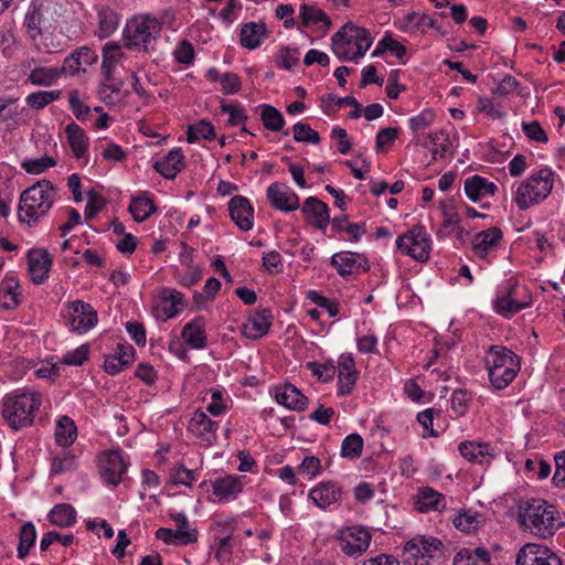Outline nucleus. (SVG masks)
I'll list each match as a JSON object with an SVG mask.
<instances>
[{
    "label": "nucleus",
    "instance_id": "54",
    "mask_svg": "<svg viewBox=\"0 0 565 565\" xmlns=\"http://www.w3.org/2000/svg\"><path fill=\"white\" fill-rule=\"evenodd\" d=\"M524 135L532 141L546 143L548 141L547 134L536 120L531 122H522Z\"/></svg>",
    "mask_w": 565,
    "mask_h": 565
},
{
    "label": "nucleus",
    "instance_id": "42",
    "mask_svg": "<svg viewBox=\"0 0 565 565\" xmlns=\"http://www.w3.org/2000/svg\"><path fill=\"white\" fill-rule=\"evenodd\" d=\"M529 305L530 303L526 301H519L515 298H510V296H503L501 294L494 300L495 311L504 317H511L522 309L527 308Z\"/></svg>",
    "mask_w": 565,
    "mask_h": 565
},
{
    "label": "nucleus",
    "instance_id": "21",
    "mask_svg": "<svg viewBox=\"0 0 565 565\" xmlns=\"http://www.w3.org/2000/svg\"><path fill=\"white\" fill-rule=\"evenodd\" d=\"M446 508V498L430 487H424L419 490L415 509L419 513L428 511H443Z\"/></svg>",
    "mask_w": 565,
    "mask_h": 565
},
{
    "label": "nucleus",
    "instance_id": "4",
    "mask_svg": "<svg viewBox=\"0 0 565 565\" xmlns=\"http://www.w3.org/2000/svg\"><path fill=\"white\" fill-rule=\"evenodd\" d=\"M553 171L545 168L532 174L527 181L521 183L515 195L519 209L526 210L530 205L547 198L553 189Z\"/></svg>",
    "mask_w": 565,
    "mask_h": 565
},
{
    "label": "nucleus",
    "instance_id": "50",
    "mask_svg": "<svg viewBox=\"0 0 565 565\" xmlns=\"http://www.w3.org/2000/svg\"><path fill=\"white\" fill-rule=\"evenodd\" d=\"M354 38L356 51L353 53V61L358 62L360 57H363L365 55L366 51L371 47L373 41L370 32L362 26H360V29H356V34H354Z\"/></svg>",
    "mask_w": 565,
    "mask_h": 565
},
{
    "label": "nucleus",
    "instance_id": "38",
    "mask_svg": "<svg viewBox=\"0 0 565 565\" xmlns=\"http://www.w3.org/2000/svg\"><path fill=\"white\" fill-rule=\"evenodd\" d=\"M156 537L163 541L166 544L188 545L198 541L195 533H183L181 531H173L168 527H160L156 532Z\"/></svg>",
    "mask_w": 565,
    "mask_h": 565
},
{
    "label": "nucleus",
    "instance_id": "13",
    "mask_svg": "<svg viewBox=\"0 0 565 565\" xmlns=\"http://www.w3.org/2000/svg\"><path fill=\"white\" fill-rule=\"evenodd\" d=\"M228 212L232 221L239 230L247 232L254 226V207L249 200L243 195H235L228 202Z\"/></svg>",
    "mask_w": 565,
    "mask_h": 565
},
{
    "label": "nucleus",
    "instance_id": "40",
    "mask_svg": "<svg viewBox=\"0 0 565 565\" xmlns=\"http://www.w3.org/2000/svg\"><path fill=\"white\" fill-rule=\"evenodd\" d=\"M160 297L163 302L170 303L169 308H164L167 318L175 317L186 306L183 294L174 288H163Z\"/></svg>",
    "mask_w": 565,
    "mask_h": 565
},
{
    "label": "nucleus",
    "instance_id": "45",
    "mask_svg": "<svg viewBox=\"0 0 565 565\" xmlns=\"http://www.w3.org/2000/svg\"><path fill=\"white\" fill-rule=\"evenodd\" d=\"M363 445V438L359 434H350L342 441L341 456L344 458L358 459L362 455Z\"/></svg>",
    "mask_w": 565,
    "mask_h": 565
},
{
    "label": "nucleus",
    "instance_id": "27",
    "mask_svg": "<svg viewBox=\"0 0 565 565\" xmlns=\"http://www.w3.org/2000/svg\"><path fill=\"white\" fill-rule=\"evenodd\" d=\"M498 186L484 178L475 174L465 181V193L472 201L478 202L483 193L494 195Z\"/></svg>",
    "mask_w": 565,
    "mask_h": 565
},
{
    "label": "nucleus",
    "instance_id": "59",
    "mask_svg": "<svg viewBox=\"0 0 565 565\" xmlns=\"http://www.w3.org/2000/svg\"><path fill=\"white\" fill-rule=\"evenodd\" d=\"M399 134L396 127L381 129L376 135V151H384L386 146H391Z\"/></svg>",
    "mask_w": 565,
    "mask_h": 565
},
{
    "label": "nucleus",
    "instance_id": "37",
    "mask_svg": "<svg viewBox=\"0 0 565 565\" xmlns=\"http://www.w3.org/2000/svg\"><path fill=\"white\" fill-rule=\"evenodd\" d=\"M200 138L209 141L216 138L214 126L206 119H201L196 124L189 125L186 128V140L189 143H195Z\"/></svg>",
    "mask_w": 565,
    "mask_h": 565
},
{
    "label": "nucleus",
    "instance_id": "32",
    "mask_svg": "<svg viewBox=\"0 0 565 565\" xmlns=\"http://www.w3.org/2000/svg\"><path fill=\"white\" fill-rule=\"evenodd\" d=\"M489 380L495 390L505 388L520 371V362L515 366L505 365L495 369H487Z\"/></svg>",
    "mask_w": 565,
    "mask_h": 565
},
{
    "label": "nucleus",
    "instance_id": "51",
    "mask_svg": "<svg viewBox=\"0 0 565 565\" xmlns=\"http://www.w3.org/2000/svg\"><path fill=\"white\" fill-rule=\"evenodd\" d=\"M41 21L42 13L40 8L36 6H32L24 19V25L26 26V31L32 39H35L38 35L42 33L40 28Z\"/></svg>",
    "mask_w": 565,
    "mask_h": 565
},
{
    "label": "nucleus",
    "instance_id": "39",
    "mask_svg": "<svg viewBox=\"0 0 565 565\" xmlns=\"http://www.w3.org/2000/svg\"><path fill=\"white\" fill-rule=\"evenodd\" d=\"M122 56L120 45L117 43H107L103 49L102 70L106 81H113L115 64Z\"/></svg>",
    "mask_w": 565,
    "mask_h": 565
},
{
    "label": "nucleus",
    "instance_id": "34",
    "mask_svg": "<svg viewBox=\"0 0 565 565\" xmlns=\"http://www.w3.org/2000/svg\"><path fill=\"white\" fill-rule=\"evenodd\" d=\"M77 436V428L72 418L62 416L56 424L55 440L62 447L71 446Z\"/></svg>",
    "mask_w": 565,
    "mask_h": 565
},
{
    "label": "nucleus",
    "instance_id": "23",
    "mask_svg": "<svg viewBox=\"0 0 565 565\" xmlns=\"http://www.w3.org/2000/svg\"><path fill=\"white\" fill-rule=\"evenodd\" d=\"M520 358L511 350L501 345H491L486 353L484 364L487 369H495L505 365H518Z\"/></svg>",
    "mask_w": 565,
    "mask_h": 565
},
{
    "label": "nucleus",
    "instance_id": "19",
    "mask_svg": "<svg viewBox=\"0 0 565 565\" xmlns=\"http://www.w3.org/2000/svg\"><path fill=\"white\" fill-rule=\"evenodd\" d=\"M184 167V157L180 148L172 149L162 160L153 163V169L168 180L174 179Z\"/></svg>",
    "mask_w": 565,
    "mask_h": 565
},
{
    "label": "nucleus",
    "instance_id": "26",
    "mask_svg": "<svg viewBox=\"0 0 565 565\" xmlns=\"http://www.w3.org/2000/svg\"><path fill=\"white\" fill-rule=\"evenodd\" d=\"M310 499L321 509H326L338 501L341 489L332 481L321 482L310 491Z\"/></svg>",
    "mask_w": 565,
    "mask_h": 565
},
{
    "label": "nucleus",
    "instance_id": "43",
    "mask_svg": "<svg viewBox=\"0 0 565 565\" xmlns=\"http://www.w3.org/2000/svg\"><path fill=\"white\" fill-rule=\"evenodd\" d=\"M61 77L57 67H35L31 71L28 81L36 86H51Z\"/></svg>",
    "mask_w": 565,
    "mask_h": 565
},
{
    "label": "nucleus",
    "instance_id": "61",
    "mask_svg": "<svg viewBox=\"0 0 565 565\" xmlns=\"http://www.w3.org/2000/svg\"><path fill=\"white\" fill-rule=\"evenodd\" d=\"M171 479L174 483L190 487L195 480V471L190 470L185 468L183 463H180L171 471Z\"/></svg>",
    "mask_w": 565,
    "mask_h": 565
},
{
    "label": "nucleus",
    "instance_id": "29",
    "mask_svg": "<svg viewBox=\"0 0 565 565\" xmlns=\"http://www.w3.org/2000/svg\"><path fill=\"white\" fill-rule=\"evenodd\" d=\"M358 259H361L364 265L367 263V258L363 254L353 252H340L331 257L330 264L337 269L340 276L347 277L352 274Z\"/></svg>",
    "mask_w": 565,
    "mask_h": 565
},
{
    "label": "nucleus",
    "instance_id": "58",
    "mask_svg": "<svg viewBox=\"0 0 565 565\" xmlns=\"http://www.w3.org/2000/svg\"><path fill=\"white\" fill-rule=\"evenodd\" d=\"M404 555H405V563L413 565H425V563H419V559H423V552L420 548V541L416 542V540H411L406 542L404 546Z\"/></svg>",
    "mask_w": 565,
    "mask_h": 565
},
{
    "label": "nucleus",
    "instance_id": "7",
    "mask_svg": "<svg viewBox=\"0 0 565 565\" xmlns=\"http://www.w3.org/2000/svg\"><path fill=\"white\" fill-rule=\"evenodd\" d=\"M66 310L67 311L64 313V317L68 319L67 323L71 324L73 331L83 333L97 323V311L92 305L83 300L68 302Z\"/></svg>",
    "mask_w": 565,
    "mask_h": 565
},
{
    "label": "nucleus",
    "instance_id": "10",
    "mask_svg": "<svg viewBox=\"0 0 565 565\" xmlns=\"http://www.w3.org/2000/svg\"><path fill=\"white\" fill-rule=\"evenodd\" d=\"M266 196L270 205L282 212H292L300 207L299 196L287 184L271 183L266 190Z\"/></svg>",
    "mask_w": 565,
    "mask_h": 565
},
{
    "label": "nucleus",
    "instance_id": "5",
    "mask_svg": "<svg viewBox=\"0 0 565 565\" xmlns=\"http://www.w3.org/2000/svg\"><path fill=\"white\" fill-rule=\"evenodd\" d=\"M396 247L418 262H426L429 258L431 241L425 227L417 225L397 237Z\"/></svg>",
    "mask_w": 565,
    "mask_h": 565
},
{
    "label": "nucleus",
    "instance_id": "56",
    "mask_svg": "<svg viewBox=\"0 0 565 565\" xmlns=\"http://www.w3.org/2000/svg\"><path fill=\"white\" fill-rule=\"evenodd\" d=\"M89 345L82 344L77 349L67 352L62 359V363L66 365H82L88 359Z\"/></svg>",
    "mask_w": 565,
    "mask_h": 565
},
{
    "label": "nucleus",
    "instance_id": "49",
    "mask_svg": "<svg viewBox=\"0 0 565 565\" xmlns=\"http://www.w3.org/2000/svg\"><path fill=\"white\" fill-rule=\"evenodd\" d=\"M21 166L30 174H40L47 168L55 167L56 161L52 157L44 156L39 159L24 160Z\"/></svg>",
    "mask_w": 565,
    "mask_h": 565
},
{
    "label": "nucleus",
    "instance_id": "41",
    "mask_svg": "<svg viewBox=\"0 0 565 565\" xmlns=\"http://www.w3.org/2000/svg\"><path fill=\"white\" fill-rule=\"evenodd\" d=\"M118 26V17L115 11L105 7L98 11V38H108Z\"/></svg>",
    "mask_w": 565,
    "mask_h": 565
},
{
    "label": "nucleus",
    "instance_id": "64",
    "mask_svg": "<svg viewBox=\"0 0 565 565\" xmlns=\"http://www.w3.org/2000/svg\"><path fill=\"white\" fill-rule=\"evenodd\" d=\"M554 460L556 470L553 476V483L556 487L565 488V450L555 455Z\"/></svg>",
    "mask_w": 565,
    "mask_h": 565
},
{
    "label": "nucleus",
    "instance_id": "62",
    "mask_svg": "<svg viewBox=\"0 0 565 565\" xmlns=\"http://www.w3.org/2000/svg\"><path fill=\"white\" fill-rule=\"evenodd\" d=\"M344 32H335L331 39V50L333 54L340 61H353V54H350V50L347 46H343L340 41L344 38Z\"/></svg>",
    "mask_w": 565,
    "mask_h": 565
},
{
    "label": "nucleus",
    "instance_id": "44",
    "mask_svg": "<svg viewBox=\"0 0 565 565\" xmlns=\"http://www.w3.org/2000/svg\"><path fill=\"white\" fill-rule=\"evenodd\" d=\"M36 540L35 526L32 522H26L20 529L18 557L24 558Z\"/></svg>",
    "mask_w": 565,
    "mask_h": 565
},
{
    "label": "nucleus",
    "instance_id": "22",
    "mask_svg": "<svg viewBox=\"0 0 565 565\" xmlns=\"http://www.w3.org/2000/svg\"><path fill=\"white\" fill-rule=\"evenodd\" d=\"M211 487L220 501L235 499L243 489L241 477L235 476L216 478L214 481H211Z\"/></svg>",
    "mask_w": 565,
    "mask_h": 565
},
{
    "label": "nucleus",
    "instance_id": "35",
    "mask_svg": "<svg viewBox=\"0 0 565 565\" xmlns=\"http://www.w3.org/2000/svg\"><path fill=\"white\" fill-rule=\"evenodd\" d=\"M458 449L460 455L468 461L482 463L483 458L489 454L490 445L466 440L459 444Z\"/></svg>",
    "mask_w": 565,
    "mask_h": 565
},
{
    "label": "nucleus",
    "instance_id": "16",
    "mask_svg": "<svg viewBox=\"0 0 565 565\" xmlns=\"http://www.w3.org/2000/svg\"><path fill=\"white\" fill-rule=\"evenodd\" d=\"M502 237L503 233L497 226L481 231L472 239V250L479 258L484 259L489 250L499 246Z\"/></svg>",
    "mask_w": 565,
    "mask_h": 565
},
{
    "label": "nucleus",
    "instance_id": "6",
    "mask_svg": "<svg viewBox=\"0 0 565 565\" xmlns=\"http://www.w3.org/2000/svg\"><path fill=\"white\" fill-rule=\"evenodd\" d=\"M161 25L157 19L142 18L141 20H132L124 31L126 47L134 49L143 46V51L148 50V44L159 34Z\"/></svg>",
    "mask_w": 565,
    "mask_h": 565
},
{
    "label": "nucleus",
    "instance_id": "9",
    "mask_svg": "<svg viewBox=\"0 0 565 565\" xmlns=\"http://www.w3.org/2000/svg\"><path fill=\"white\" fill-rule=\"evenodd\" d=\"M341 550L352 557L363 554L370 545L371 534L362 526L347 527L341 531L339 536Z\"/></svg>",
    "mask_w": 565,
    "mask_h": 565
},
{
    "label": "nucleus",
    "instance_id": "60",
    "mask_svg": "<svg viewBox=\"0 0 565 565\" xmlns=\"http://www.w3.org/2000/svg\"><path fill=\"white\" fill-rule=\"evenodd\" d=\"M173 54L179 63L189 65L194 60V47L190 41L182 40Z\"/></svg>",
    "mask_w": 565,
    "mask_h": 565
},
{
    "label": "nucleus",
    "instance_id": "57",
    "mask_svg": "<svg viewBox=\"0 0 565 565\" xmlns=\"http://www.w3.org/2000/svg\"><path fill=\"white\" fill-rule=\"evenodd\" d=\"M277 63L285 70L290 71L294 66L299 63V50L291 49L289 46L280 47V55L277 60Z\"/></svg>",
    "mask_w": 565,
    "mask_h": 565
},
{
    "label": "nucleus",
    "instance_id": "55",
    "mask_svg": "<svg viewBox=\"0 0 565 565\" xmlns=\"http://www.w3.org/2000/svg\"><path fill=\"white\" fill-rule=\"evenodd\" d=\"M55 543H61L63 546H70L74 542L73 534L61 535L58 532L50 531L45 533L40 542L41 551L49 550L50 545Z\"/></svg>",
    "mask_w": 565,
    "mask_h": 565
},
{
    "label": "nucleus",
    "instance_id": "63",
    "mask_svg": "<svg viewBox=\"0 0 565 565\" xmlns=\"http://www.w3.org/2000/svg\"><path fill=\"white\" fill-rule=\"evenodd\" d=\"M420 548L423 552V559L433 558L436 552L443 553L444 544L436 537H420Z\"/></svg>",
    "mask_w": 565,
    "mask_h": 565
},
{
    "label": "nucleus",
    "instance_id": "24",
    "mask_svg": "<svg viewBox=\"0 0 565 565\" xmlns=\"http://www.w3.org/2000/svg\"><path fill=\"white\" fill-rule=\"evenodd\" d=\"M267 26L265 22L245 23L239 33L241 45L248 50H254L262 44V39L267 36Z\"/></svg>",
    "mask_w": 565,
    "mask_h": 565
},
{
    "label": "nucleus",
    "instance_id": "36",
    "mask_svg": "<svg viewBox=\"0 0 565 565\" xmlns=\"http://www.w3.org/2000/svg\"><path fill=\"white\" fill-rule=\"evenodd\" d=\"M264 127L270 131H281L285 126L282 114L274 106L263 104L258 107Z\"/></svg>",
    "mask_w": 565,
    "mask_h": 565
},
{
    "label": "nucleus",
    "instance_id": "2",
    "mask_svg": "<svg viewBox=\"0 0 565 565\" xmlns=\"http://www.w3.org/2000/svg\"><path fill=\"white\" fill-rule=\"evenodd\" d=\"M53 190L52 182L45 179L25 189L20 195L19 221L32 226V223H36L44 216L53 205L54 199L51 194Z\"/></svg>",
    "mask_w": 565,
    "mask_h": 565
},
{
    "label": "nucleus",
    "instance_id": "25",
    "mask_svg": "<svg viewBox=\"0 0 565 565\" xmlns=\"http://www.w3.org/2000/svg\"><path fill=\"white\" fill-rule=\"evenodd\" d=\"M217 423L212 420L204 412H195L190 422L189 429L209 444H212L216 436Z\"/></svg>",
    "mask_w": 565,
    "mask_h": 565
},
{
    "label": "nucleus",
    "instance_id": "15",
    "mask_svg": "<svg viewBox=\"0 0 565 565\" xmlns=\"http://www.w3.org/2000/svg\"><path fill=\"white\" fill-rule=\"evenodd\" d=\"M301 212L307 220L313 218L312 225L319 230L324 231L330 223L328 205L315 196L303 201Z\"/></svg>",
    "mask_w": 565,
    "mask_h": 565
},
{
    "label": "nucleus",
    "instance_id": "14",
    "mask_svg": "<svg viewBox=\"0 0 565 565\" xmlns=\"http://www.w3.org/2000/svg\"><path fill=\"white\" fill-rule=\"evenodd\" d=\"M358 375L359 372L355 369V362L352 354H341L339 358L338 394L341 396L350 395L356 383Z\"/></svg>",
    "mask_w": 565,
    "mask_h": 565
},
{
    "label": "nucleus",
    "instance_id": "17",
    "mask_svg": "<svg viewBox=\"0 0 565 565\" xmlns=\"http://www.w3.org/2000/svg\"><path fill=\"white\" fill-rule=\"evenodd\" d=\"M273 313L270 309H260L249 319V324L243 326L242 333L248 339H259L266 335L271 327Z\"/></svg>",
    "mask_w": 565,
    "mask_h": 565
},
{
    "label": "nucleus",
    "instance_id": "3",
    "mask_svg": "<svg viewBox=\"0 0 565 565\" xmlns=\"http://www.w3.org/2000/svg\"><path fill=\"white\" fill-rule=\"evenodd\" d=\"M40 406L39 393L6 395L2 401L1 416L12 429L19 430L33 424L35 412Z\"/></svg>",
    "mask_w": 565,
    "mask_h": 565
},
{
    "label": "nucleus",
    "instance_id": "31",
    "mask_svg": "<svg viewBox=\"0 0 565 565\" xmlns=\"http://www.w3.org/2000/svg\"><path fill=\"white\" fill-rule=\"evenodd\" d=\"M128 210L131 213L134 220L138 223H141L154 214L158 209L156 204L146 195V193H142L131 199Z\"/></svg>",
    "mask_w": 565,
    "mask_h": 565
},
{
    "label": "nucleus",
    "instance_id": "33",
    "mask_svg": "<svg viewBox=\"0 0 565 565\" xmlns=\"http://www.w3.org/2000/svg\"><path fill=\"white\" fill-rule=\"evenodd\" d=\"M49 521L60 527H70L76 522V511L68 503H58L50 511Z\"/></svg>",
    "mask_w": 565,
    "mask_h": 565
},
{
    "label": "nucleus",
    "instance_id": "12",
    "mask_svg": "<svg viewBox=\"0 0 565 565\" xmlns=\"http://www.w3.org/2000/svg\"><path fill=\"white\" fill-rule=\"evenodd\" d=\"M31 280L35 285H42L49 278L53 258L44 248H31L26 255Z\"/></svg>",
    "mask_w": 565,
    "mask_h": 565
},
{
    "label": "nucleus",
    "instance_id": "8",
    "mask_svg": "<svg viewBox=\"0 0 565 565\" xmlns=\"http://www.w3.org/2000/svg\"><path fill=\"white\" fill-rule=\"evenodd\" d=\"M516 565H563L562 559L550 547L526 543L516 554Z\"/></svg>",
    "mask_w": 565,
    "mask_h": 565
},
{
    "label": "nucleus",
    "instance_id": "47",
    "mask_svg": "<svg viewBox=\"0 0 565 565\" xmlns=\"http://www.w3.org/2000/svg\"><path fill=\"white\" fill-rule=\"evenodd\" d=\"M294 138L299 142H310L317 145L320 142L318 131L313 130L308 124L297 122L292 127Z\"/></svg>",
    "mask_w": 565,
    "mask_h": 565
},
{
    "label": "nucleus",
    "instance_id": "53",
    "mask_svg": "<svg viewBox=\"0 0 565 565\" xmlns=\"http://www.w3.org/2000/svg\"><path fill=\"white\" fill-rule=\"evenodd\" d=\"M88 201L85 209V218L93 220L106 205V200L96 191L90 190L87 193Z\"/></svg>",
    "mask_w": 565,
    "mask_h": 565
},
{
    "label": "nucleus",
    "instance_id": "46",
    "mask_svg": "<svg viewBox=\"0 0 565 565\" xmlns=\"http://www.w3.org/2000/svg\"><path fill=\"white\" fill-rule=\"evenodd\" d=\"M20 285L15 277H6V279L2 281L0 286V292L7 297H11V302L3 303V308L6 309H13L18 307L21 302L20 300V292H18Z\"/></svg>",
    "mask_w": 565,
    "mask_h": 565
},
{
    "label": "nucleus",
    "instance_id": "1",
    "mask_svg": "<svg viewBox=\"0 0 565 565\" xmlns=\"http://www.w3.org/2000/svg\"><path fill=\"white\" fill-rule=\"evenodd\" d=\"M518 521L524 530L540 537H547L556 530L554 507L543 499H530L519 504Z\"/></svg>",
    "mask_w": 565,
    "mask_h": 565
},
{
    "label": "nucleus",
    "instance_id": "11",
    "mask_svg": "<svg viewBox=\"0 0 565 565\" xmlns=\"http://www.w3.org/2000/svg\"><path fill=\"white\" fill-rule=\"evenodd\" d=\"M126 470L127 463L124 460L120 449L106 451L104 458L100 459V475L103 480L108 484L118 486Z\"/></svg>",
    "mask_w": 565,
    "mask_h": 565
},
{
    "label": "nucleus",
    "instance_id": "18",
    "mask_svg": "<svg viewBox=\"0 0 565 565\" xmlns=\"http://www.w3.org/2000/svg\"><path fill=\"white\" fill-rule=\"evenodd\" d=\"M276 399L285 407L297 412H303L309 403L308 397L290 383H286L277 390Z\"/></svg>",
    "mask_w": 565,
    "mask_h": 565
},
{
    "label": "nucleus",
    "instance_id": "28",
    "mask_svg": "<svg viewBox=\"0 0 565 565\" xmlns=\"http://www.w3.org/2000/svg\"><path fill=\"white\" fill-rule=\"evenodd\" d=\"M67 141L72 148V151L76 158H82L88 150L89 139L76 122H70L65 128Z\"/></svg>",
    "mask_w": 565,
    "mask_h": 565
},
{
    "label": "nucleus",
    "instance_id": "48",
    "mask_svg": "<svg viewBox=\"0 0 565 565\" xmlns=\"http://www.w3.org/2000/svg\"><path fill=\"white\" fill-rule=\"evenodd\" d=\"M221 111L228 114L230 117L227 124L230 126H238L247 120V115L245 114L244 107L239 104H227L222 102Z\"/></svg>",
    "mask_w": 565,
    "mask_h": 565
},
{
    "label": "nucleus",
    "instance_id": "52",
    "mask_svg": "<svg viewBox=\"0 0 565 565\" xmlns=\"http://www.w3.org/2000/svg\"><path fill=\"white\" fill-rule=\"evenodd\" d=\"M307 299H309L311 302L316 303L320 308L326 309L330 317H335L339 313L338 302L320 295L316 290H308Z\"/></svg>",
    "mask_w": 565,
    "mask_h": 565
},
{
    "label": "nucleus",
    "instance_id": "30",
    "mask_svg": "<svg viewBox=\"0 0 565 565\" xmlns=\"http://www.w3.org/2000/svg\"><path fill=\"white\" fill-rule=\"evenodd\" d=\"M299 17L301 25L305 28H308L311 23L321 24L322 32H327L332 25L329 15L323 10L306 3L300 6Z\"/></svg>",
    "mask_w": 565,
    "mask_h": 565
},
{
    "label": "nucleus",
    "instance_id": "20",
    "mask_svg": "<svg viewBox=\"0 0 565 565\" xmlns=\"http://www.w3.org/2000/svg\"><path fill=\"white\" fill-rule=\"evenodd\" d=\"M184 342L195 350H201L206 347L205 334V319L201 316L195 317L192 321L186 323L181 332Z\"/></svg>",
    "mask_w": 565,
    "mask_h": 565
}]
</instances>
